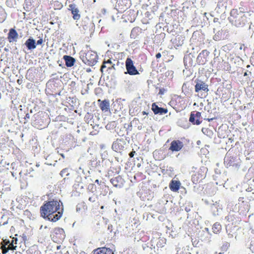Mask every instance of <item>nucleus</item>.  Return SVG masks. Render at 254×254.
Returning <instances> with one entry per match:
<instances>
[{"mask_svg":"<svg viewBox=\"0 0 254 254\" xmlns=\"http://www.w3.org/2000/svg\"><path fill=\"white\" fill-rule=\"evenodd\" d=\"M17 238H15V240H14V242H15V244H17Z\"/></svg>","mask_w":254,"mask_h":254,"instance_id":"obj_39","label":"nucleus"},{"mask_svg":"<svg viewBox=\"0 0 254 254\" xmlns=\"http://www.w3.org/2000/svg\"><path fill=\"white\" fill-rule=\"evenodd\" d=\"M93 254H100V253L97 252L96 249H95L93 251Z\"/></svg>","mask_w":254,"mask_h":254,"instance_id":"obj_33","label":"nucleus"},{"mask_svg":"<svg viewBox=\"0 0 254 254\" xmlns=\"http://www.w3.org/2000/svg\"><path fill=\"white\" fill-rule=\"evenodd\" d=\"M60 247H61L60 246H58V247H57V249H60Z\"/></svg>","mask_w":254,"mask_h":254,"instance_id":"obj_42","label":"nucleus"},{"mask_svg":"<svg viewBox=\"0 0 254 254\" xmlns=\"http://www.w3.org/2000/svg\"><path fill=\"white\" fill-rule=\"evenodd\" d=\"M91 186L92 187H93L94 185H93V184H91Z\"/></svg>","mask_w":254,"mask_h":254,"instance_id":"obj_44","label":"nucleus"},{"mask_svg":"<svg viewBox=\"0 0 254 254\" xmlns=\"http://www.w3.org/2000/svg\"><path fill=\"white\" fill-rule=\"evenodd\" d=\"M205 177V175L203 172L199 169L192 176L191 179L193 183L197 184L200 183Z\"/></svg>","mask_w":254,"mask_h":254,"instance_id":"obj_8","label":"nucleus"},{"mask_svg":"<svg viewBox=\"0 0 254 254\" xmlns=\"http://www.w3.org/2000/svg\"><path fill=\"white\" fill-rule=\"evenodd\" d=\"M246 204H247V207H249V205H248V204H247V203H246Z\"/></svg>","mask_w":254,"mask_h":254,"instance_id":"obj_45","label":"nucleus"},{"mask_svg":"<svg viewBox=\"0 0 254 254\" xmlns=\"http://www.w3.org/2000/svg\"><path fill=\"white\" fill-rule=\"evenodd\" d=\"M241 18L242 16L238 13L237 9H232L230 12V21L236 26L241 25Z\"/></svg>","mask_w":254,"mask_h":254,"instance_id":"obj_4","label":"nucleus"},{"mask_svg":"<svg viewBox=\"0 0 254 254\" xmlns=\"http://www.w3.org/2000/svg\"><path fill=\"white\" fill-rule=\"evenodd\" d=\"M60 155L64 159L65 158V156L64 154H61Z\"/></svg>","mask_w":254,"mask_h":254,"instance_id":"obj_37","label":"nucleus"},{"mask_svg":"<svg viewBox=\"0 0 254 254\" xmlns=\"http://www.w3.org/2000/svg\"><path fill=\"white\" fill-rule=\"evenodd\" d=\"M43 43V40L42 38L39 39L37 42L36 43V45H41Z\"/></svg>","mask_w":254,"mask_h":254,"instance_id":"obj_27","label":"nucleus"},{"mask_svg":"<svg viewBox=\"0 0 254 254\" xmlns=\"http://www.w3.org/2000/svg\"><path fill=\"white\" fill-rule=\"evenodd\" d=\"M97 102L102 112H107L110 110V101L108 100H101V99H98Z\"/></svg>","mask_w":254,"mask_h":254,"instance_id":"obj_9","label":"nucleus"},{"mask_svg":"<svg viewBox=\"0 0 254 254\" xmlns=\"http://www.w3.org/2000/svg\"><path fill=\"white\" fill-rule=\"evenodd\" d=\"M14 239V238H13V240H12L11 242L8 245V247H7L8 250L14 251L16 249L17 246H14V245H13Z\"/></svg>","mask_w":254,"mask_h":254,"instance_id":"obj_24","label":"nucleus"},{"mask_svg":"<svg viewBox=\"0 0 254 254\" xmlns=\"http://www.w3.org/2000/svg\"><path fill=\"white\" fill-rule=\"evenodd\" d=\"M63 211L64 206L62 202L54 199L45 201L40 209L41 216L43 218L54 222L61 218Z\"/></svg>","mask_w":254,"mask_h":254,"instance_id":"obj_1","label":"nucleus"},{"mask_svg":"<svg viewBox=\"0 0 254 254\" xmlns=\"http://www.w3.org/2000/svg\"><path fill=\"white\" fill-rule=\"evenodd\" d=\"M212 120H213V118H212V119H208V121H212Z\"/></svg>","mask_w":254,"mask_h":254,"instance_id":"obj_40","label":"nucleus"},{"mask_svg":"<svg viewBox=\"0 0 254 254\" xmlns=\"http://www.w3.org/2000/svg\"><path fill=\"white\" fill-rule=\"evenodd\" d=\"M126 67L127 71L125 72L126 74L128 73L131 75L139 74L138 70L133 64L132 60L130 58H128L127 59L126 61Z\"/></svg>","mask_w":254,"mask_h":254,"instance_id":"obj_3","label":"nucleus"},{"mask_svg":"<svg viewBox=\"0 0 254 254\" xmlns=\"http://www.w3.org/2000/svg\"><path fill=\"white\" fill-rule=\"evenodd\" d=\"M95 183H97L99 185H100V182H99V180H98V179L95 180Z\"/></svg>","mask_w":254,"mask_h":254,"instance_id":"obj_34","label":"nucleus"},{"mask_svg":"<svg viewBox=\"0 0 254 254\" xmlns=\"http://www.w3.org/2000/svg\"><path fill=\"white\" fill-rule=\"evenodd\" d=\"M80 58L85 64L91 66L94 65L98 61L96 52L92 50L81 52Z\"/></svg>","mask_w":254,"mask_h":254,"instance_id":"obj_2","label":"nucleus"},{"mask_svg":"<svg viewBox=\"0 0 254 254\" xmlns=\"http://www.w3.org/2000/svg\"><path fill=\"white\" fill-rule=\"evenodd\" d=\"M89 200L90 201V202H94L95 201V198L94 197H90L89 198Z\"/></svg>","mask_w":254,"mask_h":254,"instance_id":"obj_31","label":"nucleus"},{"mask_svg":"<svg viewBox=\"0 0 254 254\" xmlns=\"http://www.w3.org/2000/svg\"><path fill=\"white\" fill-rule=\"evenodd\" d=\"M142 115H148V113H147V112H146L145 111H143V112H142Z\"/></svg>","mask_w":254,"mask_h":254,"instance_id":"obj_36","label":"nucleus"},{"mask_svg":"<svg viewBox=\"0 0 254 254\" xmlns=\"http://www.w3.org/2000/svg\"><path fill=\"white\" fill-rule=\"evenodd\" d=\"M152 110L155 115H163L165 114L168 112V110L167 109L158 107L155 103L152 104Z\"/></svg>","mask_w":254,"mask_h":254,"instance_id":"obj_12","label":"nucleus"},{"mask_svg":"<svg viewBox=\"0 0 254 254\" xmlns=\"http://www.w3.org/2000/svg\"><path fill=\"white\" fill-rule=\"evenodd\" d=\"M69 9L71 11L73 15V18L74 20H78L80 18V15L79 14V10L76 7L75 4H70L69 5Z\"/></svg>","mask_w":254,"mask_h":254,"instance_id":"obj_13","label":"nucleus"},{"mask_svg":"<svg viewBox=\"0 0 254 254\" xmlns=\"http://www.w3.org/2000/svg\"><path fill=\"white\" fill-rule=\"evenodd\" d=\"M1 250H2V254H6L8 251H9L8 250L7 247H5V246H2L1 247Z\"/></svg>","mask_w":254,"mask_h":254,"instance_id":"obj_25","label":"nucleus"},{"mask_svg":"<svg viewBox=\"0 0 254 254\" xmlns=\"http://www.w3.org/2000/svg\"><path fill=\"white\" fill-rule=\"evenodd\" d=\"M25 45H26L28 50H33L35 49L36 47L35 41L32 38L28 39L26 41Z\"/></svg>","mask_w":254,"mask_h":254,"instance_id":"obj_19","label":"nucleus"},{"mask_svg":"<svg viewBox=\"0 0 254 254\" xmlns=\"http://www.w3.org/2000/svg\"><path fill=\"white\" fill-rule=\"evenodd\" d=\"M161 53H157V54L156 55V59H159V58H161Z\"/></svg>","mask_w":254,"mask_h":254,"instance_id":"obj_32","label":"nucleus"},{"mask_svg":"<svg viewBox=\"0 0 254 254\" xmlns=\"http://www.w3.org/2000/svg\"><path fill=\"white\" fill-rule=\"evenodd\" d=\"M23 242L24 243H26L28 241V238L26 234L23 233L21 236H20Z\"/></svg>","mask_w":254,"mask_h":254,"instance_id":"obj_26","label":"nucleus"},{"mask_svg":"<svg viewBox=\"0 0 254 254\" xmlns=\"http://www.w3.org/2000/svg\"><path fill=\"white\" fill-rule=\"evenodd\" d=\"M212 231L215 234H217L221 230V225L217 223H215L212 228Z\"/></svg>","mask_w":254,"mask_h":254,"instance_id":"obj_21","label":"nucleus"},{"mask_svg":"<svg viewBox=\"0 0 254 254\" xmlns=\"http://www.w3.org/2000/svg\"><path fill=\"white\" fill-rule=\"evenodd\" d=\"M184 147L183 143L179 140H175L172 141L169 147V150L172 152L180 151Z\"/></svg>","mask_w":254,"mask_h":254,"instance_id":"obj_7","label":"nucleus"},{"mask_svg":"<svg viewBox=\"0 0 254 254\" xmlns=\"http://www.w3.org/2000/svg\"><path fill=\"white\" fill-rule=\"evenodd\" d=\"M195 82L196 84L194 86L195 92L199 93L200 91H203L207 93L209 91L208 85L204 81L196 79Z\"/></svg>","mask_w":254,"mask_h":254,"instance_id":"obj_6","label":"nucleus"},{"mask_svg":"<svg viewBox=\"0 0 254 254\" xmlns=\"http://www.w3.org/2000/svg\"><path fill=\"white\" fill-rule=\"evenodd\" d=\"M3 243L4 244V245L3 246H5L6 247V245H7L8 244H9L10 243H9V241L8 240H3Z\"/></svg>","mask_w":254,"mask_h":254,"instance_id":"obj_30","label":"nucleus"},{"mask_svg":"<svg viewBox=\"0 0 254 254\" xmlns=\"http://www.w3.org/2000/svg\"><path fill=\"white\" fill-rule=\"evenodd\" d=\"M111 183L116 187H121L123 184V179L120 176L113 178L110 180Z\"/></svg>","mask_w":254,"mask_h":254,"instance_id":"obj_15","label":"nucleus"},{"mask_svg":"<svg viewBox=\"0 0 254 254\" xmlns=\"http://www.w3.org/2000/svg\"><path fill=\"white\" fill-rule=\"evenodd\" d=\"M63 59L65 61L66 66L67 67L73 66L75 62V60L69 56L65 55Z\"/></svg>","mask_w":254,"mask_h":254,"instance_id":"obj_17","label":"nucleus"},{"mask_svg":"<svg viewBox=\"0 0 254 254\" xmlns=\"http://www.w3.org/2000/svg\"><path fill=\"white\" fill-rule=\"evenodd\" d=\"M96 251L98 252L100 254H114V251L109 248L106 247H100L96 249Z\"/></svg>","mask_w":254,"mask_h":254,"instance_id":"obj_18","label":"nucleus"},{"mask_svg":"<svg viewBox=\"0 0 254 254\" xmlns=\"http://www.w3.org/2000/svg\"><path fill=\"white\" fill-rule=\"evenodd\" d=\"M181 184L179 181L172 180L169 184V188L172 191L177 192L180 188Z\"/></svg>","mask_w":254,"mask_h":254,"instance_id":"obj_14","label":"nucleus"},{"mask_svg":"<svg viewBox=\"0 0 254 254\" xmlns=\"http://www.w3.org/2000/svg\"><path fill=\"white\" fill-rule=\"evenodd\" d=\"M247 75V72H245V73H244V76H246V75Z\"/></svg>","mask_w":254,"mask_h":254,"instance_id":"obj_43","label":"nucleus"},{"mask_svg":"<svg viewBox=\"0 0 254 254\" xmlns=\"http://www.w3.org/2000/svg\"><path fill=\"white\" fill-rule=\"evenodd\" d=\"M249 201H252L254 200V197L251 196L250 198L249 199Z\"/></svg>","mask_w":254,"mask_h":254,"instance_id":"obj_35","label":"nucleus"},{"mask_svg":"<svg viewBox=\"0 0 254 254\" xmlns=\"http://www.w3.org/2000/svg\"><path fill=\"white\" fill-rule=\"evenodd\" d=\"M25 213H28V212H29V211L28 210H26V211H25Z\"/></svg>","mask_w":254,"mask_h":254,"instance_id":"obj_41","label":"nucleus"},{"mask_svg":"<svg viewBox=\"0 0 254 254\" xmlns=\"http://www.w3.org/2000/svg\"><path fill=\"white\" fill-rule=\"evenodd\" d=\"M239 202H241L242 203H245V200H244V197H240L239 198V199H238Z\"/></svg>","mask_w":254,"mask_h":254,"instance_id":"obj_29","label":"nucleus"},{"mask_svg":"<svg viewBox=\"0 0 254 254\" xmlns=\"http://www.w3.org/2000/svg\"><path fill=\"white\" fill-rule=\"evenodd\" d=\"M208 53V52H207V50H204L202 51V52L200 53H199L197 58V61L199 64H204L205 63V62H206V59L204 57L205 53L207 54Z\"/></svg>","mask_w":254,"mask_h":254,"instance_id":"obj_16","label":"nucleus"},{"mask_svg":"<svg viewBox=\"0 0 254 254\" xmlns=\"http://www.w3.org/2000/svg\"><path fill=\"white\" fill-rule=\"evenodd\" d=\"M189 121L193 125H198L202 122L201 120V113L197 111L191 112Z\"/></svg>","mask_w":254,"mask_h":254,"instance_id":"obj_5","label":"nucleus"},{"mask_svg":"<svg viewBox=\"0 0 254 254\" xmlns=\"http://www.w3.org/2000/svg\"><path fill=\"white\" fill-rule=\"evenodd\" d=\"M18 38V34L16 31L13 28L10 29L7 35V39L9 42H16Z\"/></svg>","mask_w":254,"mask_h":254,"instance_id":"obj_11","label":"nucleus"},{"mask_svg":"<svg viewBox=\"0 0 254 254\" xmlns=\"http://www.w3.org/2000/svg\"><path fill=\"white\" fill-rule=\"evenodd\" d=\"M135 153V151L133 150H132L131 152H130L129 154V156L130 158H132L134 156V154Z\"/></svg>","mask_w":254,"mask_h":254,"instance_id":"obj_28","label":"nucleus"},{"mask_svg":"<svg viewBox=\"0 0 254 254\" xmlns=\"http://www.w3.org/2000/svg\"><path fill=\"white\" fill-rule=\"evenodd\" d=\"M117 145V143H114L113 144V147H116Z\"/></svg>","mask_w":254,"mask_h":254,"instance_id":"obj_38","label":"nucleus"},{"mask_svg":"<svg viewBox=\"0 0 254 254\" xmlns=\"http://www.w3.org/2000/svg\"><path fill=\"white\" fill-rule=\"evenodd\" d=\"M69 175L68 168H64L60 172V175L62 177H64V179L65 177L68 176Z\"/></svg>","mask_w":254,"mask_h":254,"instance_id":"obj_23","label":"nucleus"},{"mask_svg":"<svg viewBox=\"0 0 254 254\" xmlns=\"http://www.w3.org/2000/svg\"><path fill=\"white\" fill-rule=\"evenodd\" d=\"M230 246V244L226 242L223 244L221 247V250L222 252L220 253L219 254H224V252H226Z\"/></svg>","mask_w":254,"mask_h":254,"instance_id":"obj_22","label":"nucleus"},{"mask_svg":"<svg viewBox=\"0 0 254 254\" xmlns=\"http://www.w3.org/2000/svg\"><path fill=\"white\" fill-rule=\"evenodd\" d=\"M107 68V71L111 70L112 69H115V64H113L111 59H108L107 61H104L101 67V71L103 72V70Z\"/></svg>","mask_w":254,"mask_h":254,"instance_id":"obj_10","label":"nucleus"},{"mask_svg":"<svg viewBox=\"0 0 254 254\" xmlns=\"http://www.w3.org/2000/svg\"><path fill=\"white\" fill-rule=\"evenodd\" d=\"M64 231L63 229L61 228H56L55 230V235H60V236H59L58 238H54L55 241H59L60 240H62L64 238Z\"/></svg>","mask_w":254,"mask_h":254,"instance_id":"obj_20","label":"nucleus"}]
</instances>
